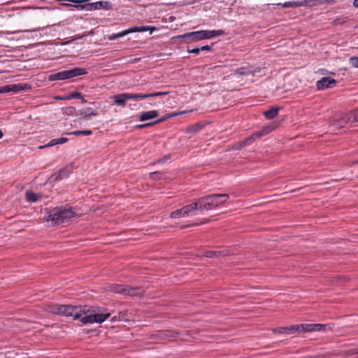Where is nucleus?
Here are the masks:
<instances>
[{
  "instance_id": "obj_1",
  "label": "nucleus",
  "mask_w": 358,
  "mask_h": 358,
  "mask_svg": "<svg viewBox=\"0 0 358 358\" xmlns=\"http://www.w3.org/2000/svg\"><path fill=\"white\" fill-rule=\"evenodd\" d=\"M76 212L71 207H55L48 213V220L59 224L70 220L76 216Z\"/></svg>"
},
{
  "instance_id": "obj_2",
  "label": "nucleus",
  "mask_w": 358,
  "mask_h": 358,
  "mask_svg": "<svg viewBox=\"0 0 358 358\" xmlns=\"http://www.w3.org/2000/svg\"><path fill=\"white\" fill-rule=\"evenodd\" d=\"M228 199L229 195L226 194H213L201 197L199 199L200 210H209L215 208L225 203Z\"/></svg>"
},
{
  "instance_id": "obj_3",
  "label": "nucleus",
  "mask_w": 358,
  "mask_h": 358,
  "mask_svg": "<svg viewBox=\"0 0 358 358\" xmlns=\"http://www.w3.org/2000/svg\"><path fill=\"white\" fill-rule=\"evenodd\" d=\"M224 34L223 30H201L192 31L178 36V38L185 39L187 42L199 41L203 39H208L215 36Z\"/></svg>"
},
{
  "instance_id": "obj_4",
  "label": "nucleus",
  "mask_w": 358,
  "mask_h": 358,
  "mask_svg": "<svg viewBox=\"0 0 358 358\" xmlns=\"http://www.w3.org/2000/svg\"><path fill=\"white\" fill-rule=\"evenodd\" d=\"M356 122H358V109L343 114L339 117H334L331 120L330 126L336 129H340L347 124Z\"/></svg>"
},
{
  "instance_id": "obj_5",
  "label": "nucleus",
  "mask_w": 358,
  "mask_h": 358,
  "mask_svg": "<svg viewBox=\"0 0 358 358\" xmlns=\"http://www.w3.org/2000/svg\"><path fill=\"white\" fill-rule=\"evenodd\" d=\"M87 72L83 68L76 67L73 69L64 70L48 76V80L50 81L54 80H63L66 79L72 78L79 76L87 74Z\"/></svg>"
},
{
  "instance_id": "obj_6",
  "label": "nucleus",
  "mask_w": 358,
  "mask_h": 358,
  "mask_svg": "<svg viewBox=\"0 0 358 358\" xmlns=\"http://www.w3.org/2000/svg\"><path fill=\"white\" fill-rule=\"evenodd\" d=\"M109 287L110 292L130 296H142L145 294V290L140 287H133L130 286L113 284L110 285Z\"/></svg>"
},
{
  "instance_id": "obj_7",
  "label": "nucleus",
  "mask_w": 358,
  "mask_h": 358,
  "mask_svg": "<svg viewBox=\"0 0 358 358\" xmlns=\"http://www.w3.org/2000/svg\"><path fill=\"white\" fill-rule=\"evenodd\" d=\"M104 310V308L98 307V313H96V310H93L91 314L80 317V322L83 324L102 323L110 316V313H103Z\"/></svg>"
},
{
  "instance_id": "obj_8",
  "label": "nucleus",
  "mask_w": 358,
  "mask_h": 358,
  "mask_svg": "<svg viewBox=\"0 0 358 358\" xmlns=\"http://www.w3.org/2000/svg\"><path fill=\"white\" fill-rule=\"evenodd\" d=\"M71 309L69 310V317H72L73 320L80 319L83 314L92 313L93 310H97V308L88 306H71Z\"/></svg>"
},
{
  "instance_id": "obj_9",
  "label": "nucleus",
  "mask_w": 358,
  "mask_h": 358,
  "mask_svg": "<svg viewBox=\"0 0 358 358\" xmlns=\"http://www.w3.org/2000/svg\"><path fill=\"white\" fill-rule=\"evenodd\" d=\"M71 305H50L47 306L46 311L53 314H58L60 315H64L66 317H69L70 311L71 310Z\"/></svg>"
},
{
  "instance_id": "obj_10",
  "label": "nucleus",
  "mask_w": 358,
  "mask_h": 358,
  "mask_svg": "<svg viewBox=\"0 0 358 358\" xmlns=\"http://www.w3.org/2000/svg\"><path fill=\"white\" fill-rule=\"evenodd\" d=\"M72 171L73 166L71 165L66 166L65 167L61 169L58 172L52 174L50 178V180L51 181H57L69 177Z\"/></svg>"
},
{
  "instance_id": "obj_11",
  "label": "nucleus",
  "mask_w": 358,
  "mask_h": 358,
  "mask_svg": "<svg viewBox=\"0 0 358 358\" xmlns=\"http://www.w3.org/2000/svg\"><path fill=\"white\" fill-rule=\"evenodd\" d=\"M336 85L335 79L330 77H324L316 83L317 90H322L327 88H332Z\"/></svg>"
},
{
  "instance_id": "obj_12",
  "label": "nucleus",
  "mask_w": 358,
  "mask_h": 358,
  "mask_svg": "<svg viewBox=\"0 0 358 358\" xmlns=\"http://www.w3.org/2000/svg\"><path fill=\"white\" fill-rule=\"evenodd\" d=\"M331 330V328L329 324H304V331H321Z\"/></svg>"
},
{
  "instance_id": "obj_13",
  "label": "nucleus",
  "mask_w": 358,
  "mask_h": 358,
  "mask_svg": "<svg viewBox=\"0 0 358 358\" xmlns=\"http://www.w3.org/2000/svg\"><path fill=\"white\" fill-rule=\"evenodd\" d=\"M113 8V3L110 1H97L95 3H89V10H98V9H103L106 10H109Z\"/></svg>"
},
{
  "instance_id": "obj_14",
  "label": "nucleus",
  "mask_w": 358,
  "mask_h": 358,
  "mask_svg": "<svg viewBox=\"0 0 358 358\" xmlns=\"http://www.w3.org/2000/svg\"><path fill=\"white\" fill-rule=\"evenodd\" d=\"M178 334V332L171 330L159 331L157 334L151 335V338H157L161 341L165 338H174Z\"/></svg>"
},
{
  "instance_id": "obj_15",
  "label": "nucleus",
  "mask_w": 358,
  "mask_h": 358,
  "mask_svg": "<svg viewBox=\"0 0 358 358\" xmlns=\"http://www.w3.org/2000/svg\"><path fill=\"white\" fill-rule=\"evenodd\" d=\"M279 125V122L276 121H273L271 122H269L268 124L264 125L262 129L260 131H258L257 132L259 134H261V136L268 134L270 132L275 130Z\"/></svg>"
},
{
  "instance_id": "obj_16",
  "label": "nucleus",
  "mask_w": 358,
  "mask_h": 358,
  "mask_svg": "<svg viewBox=\"0 0 358 358\" xmlns=\"http://www.w3.org/2000/svg\"><path fill=\"white\" fill-rule=\"evenodd\" d=\"M128 93H122L116 94L112 97L114 104L121 106H125L127 100L129 99Z\"/></svg>"
},
{
  "instance_id": "obj_17",
  "label": "nucleus",
  "mask_w": 358,
  "mask_h": 358,
  "mask_svg": "<svg viewBox=\"0 0 358 358\" xmlns=\"http://www.w3.org/2000/svg\"><path fill=\"white\" fill-rule=\"evenodd\" d=\"M77 115L80 117V118L88 119L90 116H97L98 113L92 108H87L85 109L80 110L78 111Z\"/></svg>"
},
{
  "instance_id": "obj_18",
  "label": "nucleus",
  "mask_w": 358,
  "mask_h": 358,
  "mask_svg": "<svg viewBox=\"0 0 358 358\" xmlns=\"http://www.w3.org/2000/svg\"><path fill=\"white\" fill-rule=\"evenodd\" d=\"M183 215H187L189 213L194 212L196 210H200V203H199V199L196 201L192 203L191 204L186 205L182 208Z\"/></svg>"
},
{
  "instance_id": "obj_19",
  "label": "nucleus",
  "mask_w": 358,
  "mask_h": 358,
  "mask_svg": "<svg viewBox=\"0 0 358 358\" xmlns=\"http://www.w3.org/2000/svg\"><path fill=\"white\" fill-rule=\"evenodd\" d=\"M159 113L157 110H149L142 112L139 117V120L141 122L151 120L158 117Z\"/></svg>"
},
{
  "instance_id": "obj_20",
  "label": "nucleus",
  "mask_w": 358,
  "mask_h": 358,
  "mask_svg": "<svg viewBox=\"0 0 358 358\" xmlns=\"http://www.w3.org/2000/svg\"><path fill=\"white\" fill-rule=\"evenodd\" d=\"M285 334H292L296 331L305 332L304 331V324H294L288 327H285Z\"/></svg>"
},
{
  "instance_id": "obj_21",
  "label": "nucleus",
  "mask_w": 358,
  "mask_h": 358,
  "mask_svg": "<svg viewBox=\"0 0 358 358\" xmlns=\"http://www.w3.org/2000/svg\"><path fill=\"white\" fill-rule=\"evenodd\" d=\"M68 141V138L66 137H62L60 138H54L52 139L48 144L45 145H41L39 147L40 149H43L48 147H52L58 144H63Z\"/></svg>"
},
{
  "instance_id": "obj_22",
  "label": "nucleus",
  "mask_w": 358,
  "mask_h": 358,
  "mask_svg": "<svg viewBox=\"0 0 358 358\" xmlns=\"http://www.w3.org/2000/svg\"><path fill=\"white\" fill-rule=\"evenodd\" d=\"M70 2L77 3L76 5H73V6L76 8L77 10H89V3L81 4L83 3H86L90 1V0H68Z\"/></svg>"
},
{
  "instance_id": "obj_23",
  "label": "nucleus",
  "mask_w": 358,
  "mask_h": 358,
  "mask_svg": "<svg viewBox=\"0 0 358 358\" xmlns=\"http://www.w3.org/2000/svg\"><path fill=\"white\" fill-rule=\"evenodd\" d=\"M203 127L201 122H197L194 124L189 125L186 129L187 134H195L201 131Z\"/></svg>"
},
{
  "instance_id": "obj_24",
  "label": "nucleus",
  "mask_w": 358,
  "mask_h": 358,
  "mask_svg": "<svg viewBox=\"0 0 358 358\" xmlns=\"http://www.w3.org/2000/svg\"><path fill=\"white\" fill-rule=\"evenodd\" d=\"M280 109V107H272L269 110L264 111L263 114L266 119L271 120L273 119L278 115Z\"/></svg>"
},
{
  "instance_id": "obj_25",
  "label": "nucleus",
  "mask_w": 358,
  "mask_h": 358,
  "mask_svg": "<svg viewBox=\"0 0 358 358\" xmlns=\"http://www.w3.org/2000/svg\"><path fill=\"white\" fill-rule=\"evenodd\" d=\"M227 253L224 251H213L209 250L204 252V256L208 258H217L220 256H226Z\"/></svg>"
},
{
  "instance_id": "obj_26",
  "label": "nucleus",
  "mask_w": 358,
  "mask_h": 358,
  "mask_svg": "<svg viewBox=\"0 0 358 358\" xmlns=\"http://www.w3.org/2000/svg\"><path fill=\"white\" fill-rule=\"evenodd\" d=\"M261 137V134H259L257 131L252 134L251 136L245 138L243 141V144L245 145H248L252 143L257 138Z\"/></svg>"
},
{
  "instance_id": "obj_27",
  "label": "nucleus",
  "mask_w": 358,
  "mask_h": 358,
  "mask_svg": "<svg viewBox=\"0 0 358 358\" xmlns=\"http://www.w3.org/2000/svg\"><path fill=\"white\" fill-rule=\"evenodd\" d=\"M10 87L11 92H20V91L26 90L27 88H28V85L19 83V84L10 85Z\"/></svg>"
},
{
  "instance_id": "obj_28",
  "label": "nucleus",
  "mask_w": 358,
  "mask_h": 358,
  "mask_svg": "<svg viewBox=\"0 0 358 358\" xmlns=\"http://www.w3.org/2000/svg\"><path fill=\"white\" fill-rule=\"evenodd\" d=\"M251 73H253V71L248 67H241L235 71V74L238 76H247Z\"/></svg>"
},
{
  "instance_id": "obj_29",
  "label": "nucleus",
  "mask_w": 358,
  "mask_h": 358,
  "mask_svg": "<svg viewBox=\"0 0 358 358\" xmlns=\"http://www.w3.org/2000/svg\"><path fill=\"white\" fill-rule=\"evenodd\" d=\"M92 133V131L91 130H76V131H73L72 132H66L64 134L66 135H75V136H78V135H85V136H88V135H91Z\"/></svg>"
},
{
  "instance_id": "obj_30",
  "label": "nucleus",
  "mask_w": 358,
  "mask_h": 358,
  "mask_svg": "<svg viewBox=\"0 0 358 358\" xmlns=\"http://www.w3.org/2000/svg\"><path fill=\"white\" fill-rule=\"evenodd\" d=\"M348 20H349V17H348L342 15V16H340V17H338L337 18H336L332 22V24L335 25V26L336 25H341V24H343L345 22H347Z\"/></svg>"
},
{
  "instance_id": "obj_31",
  "label": "nucleus",
  "mask_w": 358,
  "mask_h": 358,
  "mask_svg": "<svg viewBox=\"0 0 358 358\" xmlns=\"http://www.w3.org/2000/svg\"><path fill=\"white\" fill-rule=\"evenodd\" d=\"M303 3L301 1H287L282 4V6L285 8L289 7H300L303 6Z\"/></svg>"
},
{
  "instance_id": "obj_32",
  "label": "nucleus",
  "mask_w": 358,
  "mask_h": 358,
  "mask_svg": "<svg viewBox=\"0 0 358 358\" xmlns=\"http://www.w3.org/2000/svg\"><path fill=\"white\" fill-rule=\"evenodd\" d=\"M183 216H185V215H183V211H182V208L171 212L170 214V217L173 218V219H177V218H179V217H183Z\"/></svg>"
},
{
  "instance_id": "obj_33",
  "label": "nucleus",
  "mask_w": 358,
  "mask_h": 358,
  "mask_svg": "<svg viewBox=\"0 0 358 358\" xmlns=\"http://www.w3.org/2000/svg\"><path fill=\"white\" fill-rule=\"evenodd\" d=\"M129 99H145L149 98L148 94H129Z\"/></svg>"
},
{
  "instance_id": "obj_34",
  "label": "nucleus",
  "mask_w": 358,
  "mask_h": 358,
  "mask_svg": "<svg viewBox=\"0 0 358 358\" xmlns=\"http://www.w3.org/2000/svg\"><path fill=\"white\" fill-rule=\"evenodd\" d=\"M26 199L29 202H36L38 200V196L35 193L32 192H27Z\"/></svg>"
},
{
  "instance_id": "obj_35",
  "label": "nucleus",
  "mask_w": 358,
  "mask_h": 358,
  "mask_svg": "<svg viewBox=\"0 0 358 358\" xmlns=\"http://www.w3.org/2000/svg\"><path fill=\"white\" fill-rule=\"evenodd\" d=\"M128 34H129V31H127V30H124V31L118 32L117 34H113L109 36L108 39L109 40H115L117 38L122 37Z\"/></svg>"
},
{
  "instance_id": "obj_36",
  "label": "nucleus",
  "mask_w": 358,
  "mask_h": 358,
  "mask_svg": "<svg viewBox=\"0 0 358 358\" xmlns=\"http://www.w3.org/2000/svg\"><path fill=\"white\" fill-rule=\"evenodd\" d=\"M176 117V115H172L171 113L166 115H164L161 118H159V119H158V120H157L155 121H153L154 125L159 124L161 122H163L167 120L168 119H169L171 117Z\"/></svg>"
},
{
  "instance_id": "obj_37",
  "label": "nucleus",
  "mask_w": 358,
  "mask_h": 358,
  "mask_svg": "<svg viewBox=\"0 0 358 358\" xmlns=\"http://www.w3.org/2000/svg\"><path fill=\"white\" fill-rule=\"evenodd\" d=\"M81 98V93L78 92H72L69 95L65 96L64 99L70 100L71 99H79Z\"/></svg>"
},
{
  "instance_id": "obj_38",
  "label": "nucleus",
  "mask_w": 358,
  "mask_h": 358,
  "mask_svg": "<svg viewBox=\"0 0 358 358\" xmlns=\"http://www.w3.org/2000/svg\"><path fill=\"white\" fill-rule=\"evenodd\" d=\"M155 29H156V27H150V26H140L139 27V32L150 31V33H152Z\"/></svg>"
},
{
  "instance_id": "obj_39",
  "label": "nucleus",
  "mask_w": 358,
  "mask_h": 358,
  "mask_svg": "<svg viewBox=\"0 0 358 358\" xmlns=\"http://www.w3.org/2000/svg\"><path fill=\"white\" fill-rule=\"evenodd\" d=\"M350 63L353 67L358 68V57H350Z\"/></svg>"
},
{
  "instance_id": "obj_40",
  "label": "nucleus",
  "mask_w": 358,
  "mask_h": 358,
  "mask_svg": "<svg viewBox=\"0 0 358 358\" xmlns=\"http://www.w3.org/2000/svg\"><path fill=\"white\" fill-rule=\"evenodd\" d=\"M168 92H153V93H149V98L150 97H154V96H161L168 94Z\"/></svg>"
},
{
  "instance_id": "obj_41",
  "label": "nucleus",
  "mask_w": 358,
  "mask_h": 358,
  "mask_svg": "<svg viewBox=\"0 0 358 358\" xmlns=\"http://www.w3.org/2000/svg\"><path fill=\"white\" fill-rule=\"evenodd\" d=\"M153 125H154L153 122H151L145 123V124H137L135 127V128L140 129L146 128V127H150V126H153Z\"/></svg>"
},
{
  "instance_id": "obj_42",
  "label": "nucleus",
  "mask_w": 358,
  "mask_h": 358,
  "mask_svg": "<svg viewBox=\"0 0 358 358\" xmlns=\"http://www.w3.org/2000/svg\"><path fill=\"white\" fill-rule=\"evenodd\" d=\"M10 92H11L10 85L0 87V93H6Z\"/></svg>"
},
{
  "instance_id": "obj_43",
  "label": "nucleus",
  "mask_w": 358,
  "mask_h": 358,
  "mask_svg": "<svg viewBox=\"0 0 358 358\" xmlns=\"http://www.w3.org/2000/svg\"><path fill=\"white\" fill-rule=\"evenodd\" d=\"M273 331L275 334H285V327L273 329Z\"/></svg>"
},
{
  "instance_id": "obj_44",
  "label": "nucleus",
  "mask_w": 358,
  "mask_h": 358,
  "mask_svg": "<svg viewBox=\"0 0 358 358\" xmlns=\"http://www.w3.org/2000/svg\"><path fill=\"white\" fill-rule=\"evenodd\" d=\"M187 52L189 53L199 54L200 52V48H193V49H187Z\"/></svg>"
},
{
  "instance_id": "obj_45",
  "label": "nucleus",
  "mask_w": 358,
  "mask_h": 358,
  "mask_svg": "<svg viewBox=\"0 0 358 358\" xmlns=\"http://www.w3.org/2000/svg\"><path fill=\"white\" fill-rule=\"evenodd\" d=\"M127 31H129V34L132 33V32H139V27L135 26L130 29H127Z\"/></svg>"
},
{
  "instance_id": "obj_46",
  "label": "nucleus",
  "mask_w": 358,
  "mask_h": 358,
  "mask_svg": "<svg viewBox=\"0 0 358 358\" xmlns=\"http://www.w3.org/2000/svg\"><path fill=\"white\" fill-rule=\"evenodd\" d=\"M245 146V145L243 144V141H241V142H238L236 143L234 148V149L236 150H239V149H241L243 147Z\"/></svg>"
},
{
  "instance_id": "obj_47",
  "label": "nucleus",
  "mask_w": 358,
  "mask_h": 358,
  "mask_svg": "<svg viewBox=\"0 0 358 358\" xmlns=\"http://www.w3.org/2000/svg\"><path fill=\"white\" fill-rule=\"evenodd\" d=\"M75 111H76V109L74 107H69L66 109V113L68 115H71Z\"/></svg>"
},
{
  "instance_id": "obj_48",
  "label": "nucleus",
  "mask_w": 358,
  "mask_h": 358,
  "mask_svg": "<svg viewBox=\"0 0 358 358\" xmlns=\"http://www.w3.org/2000/svg\"><path fill=\"white\" fill-rule=\"evenodd\" d=\"M141 61V58H134L127 62L129 64H136Z\"/></svg>"
},
{
  "instance_id": "obj_49",
  "label": "nucleus",
  "mask_w": 358,
  "mask_h": 358,
  "mask_svg": "<svg viewBox=\"0 0 358 358\" xmlns=\"http://www.w3.org/2000/svg\"><path fill=\"white\" fill-rule=\"evenodd\" d=\"M201 50H206V51H210L211 50V47L210 45H204V46H202L200 48V51Z\"/></svg>"
},
{
  "instance_id": "obj_50",
  "label": "nucleus",
  "mask_w": 358,
  "mask_h": 358,
  "mask_svg": "<svg viewBox=\"0 0 358 358\" xmlns=\"http://www.w3.org/2000/svg\"><path fill=\"white\" fill-rule=\"evenodd\" d=\"M159 174H161L158 171H156V172H152V173H150V176L151 178H152L153 179H155V176L157 175H159Z\"/></svg>"
},
{
  "instance_id": "obj_51",
  "label": "nucleus",
  "mask_w": 358,
  "mask_h": 358,
  "mask_svg": "<svg viewBox=\"0 0 358 358\" xmlns=\"http://www.w3.org/2000/svg\"><path fill=\"white\" fill-rule=\"evenodd\" d=\"M186 113V111H180V112H178V113H171L172 115H176V117L178 116V115H183Z\"/></svg>"
},
{
  "instance_id": "obj_52",
  "label": "nucleus",
  "mask_w": 358,
  "mask_h": 358,
  "mask_svg": "<svg viewBox=\"0 0 358 358\" xmlns=\"http://www.w3.org/2000/svg\"><path fill=\"white\" fill-rule=\"evenodd\" d=\"M353 6H354L355 8H358V0H354V1H353Z\"/></svg>"
},
{
  "instance_id": "obj_53",
  "label": "nucleus",
  "mask_w": 358,
  "mask_h": 358,
  "mask_svg": "<svg viewBox=\"0 0 358 358\" xmlns=\"http://www.w3.org/2000/svg\"><path fill=\"white\" fill-rule=\"evenodd\" d=\"M78 99H80L82 103L87 102V100L82 95H81V98H79Z\"/></svg>"
},
{
  "instance_id": "obj_54",
  "label": "nucleus",
  "mask_w": 358,
  "mask_h": 358,
  "mask_svg": "<svg viewBox=\"0 0 358 358\" xmlns=\"http://www.w3.org/2000/svg\"><path fill=\"white\" fill-rule=\"evenodd\" d=\"M65 96H57L56 99L58 100H67L66 99H64Z\"/></svg>"
},
{
  "instance_id": "obj_55",
  "label": "nucleus",
  "mask_w": 358,
  "mask_h": 358,
  "mask_svg": "<svg viewBox=\"0 0 358 358\" xmlns=\"http://www.w3.org/2000/svg\"><path fill=\"white\" fill-rule=\"evenodd\" d=\"M3 131L0 129V139L3 137Z\"/></svg>"
},
{
  "instance_id": "obj_56",
  "label": "nucleus",
  "mask_w": 358,
  "mask_h": 358,
  "mask_svg": "<svg viewBox=\"0 0 358 358\" xmlns=\"http://www.w3.org/2000/svg\"><path fill=\"white\" fill-rule=\"evenodd\" d=\"M62 6H70L71 5L70 3H63Z\"/></svg>"
},
{
  "instance_id": "obj_57",
  "label": "nucleus",
  "mask_w": 358,
  "mask_h": 358,
  "mask_svg": "<svg viewBox=\"0 0 358 358\" xmlns=\"http://www.w3.org/2000/svg\"><path fill=\"white\" fill-rule=\"evenodd\" d=\"M163 162H164V160H162V159H159V160L157 161V162H159V163H162Z\"/></svg>"
},
{
  "instance_id": "obj_58",
  "label": "nucleus",
  "mask_w": 358,
  "mask_h": 358,
  "mask_svg": "<svg viewBox=\"0 0 358 358\" xmlns=\"http://www.w3.org/2000/svg\"><path fill=\"white\" fill-rule=\"evenodd\" d=\"M116 317H116V316H115L114 317H113V318H112V320H113V321H115V320H117V318H116Z\"/></svg>"
},
{
  "instance_id": "obj_59",
  "label": "nucleus",
  "mask_w": 358,
  "mask_h": 358,
  "mask_svg": "<svg viewBox=\"0 0 358 358\" xmlns=\"http://www.w3.org/2000/svg\"><path fill=\"white\" fill-rule=\"evenodd\" d=\"M155 179H160V178H157V176H155Z\"/></svg>"
}]
</instances>
